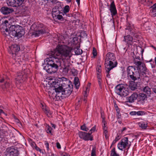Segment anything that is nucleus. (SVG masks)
Segmentation results:
<instances>
[{"instance_id": "obj_62", "label": "nucleus", "mask_w": 156, "mask_h": 156, "mask_svg": "<svg viewBox=\"0 0 156 156\" xmlns=\"http://www.w3.org/2000/svg\"><path fill=\"white\" fill-rule=\"evenodd\" d=\"M51 125L52 126V127L53 128H54V129L55 128V125L53 124H51Z\"/></svg>"}, {"instance_id": "obj_14", "label": "nucleus", "mask_w": 156, "mask_h": 156, "mask_svg": "<svg viewBox=\"0 0 156 156\" xmlns=\"http://www.w3.org/2000/svg\"><path fill=\"white\" fill-rule=\"evenodd\" d=\"M20 47L16 44H14L9 47L8 51L12 55H16V53L20 50Z\"/></svg>"}, {"instance_id": "obj_17", "label": "nucleus", "mask_w": 156, "mask_h": 156, "mask_svg": "<svg viewBox=\"0 0 156 156\" xmlns=\"http://www.w3.org/2000/svg\"><path fill=\"white\" fill-rule=\"evenodd\" d=\"M1 12L4 15H7L12 13L14 11L12 8L6 7H2L1 9Z\"/></svg>"}, {"instance_id": "obj_10", "label": "nucleus", "mask_w": 156, "mask_h": 156, "mask_svg": "<svg viewBox=\"0 0 156 156\" xmlns=\"http://www.w3.org/2000/svg\"><path fill=\"white\" fill-rule=\"evenodd\" d=\"M4 156H19L17 150L11 147L7 148L4 153Z\"/></svg>"}, {"instance_id": "obj_54", "label": "nucleus", "mask_w": 156, "mask_h": 156, "mask_svg": "<svg viewBox=\"0 0 156 156\" xmlns=\"http://www.w3.org/2000/svg\"><path fill=\"white\" fill-rule=\"evenodd\" d=\"M8 80L7 79H4V78H2L1 79H0V83H2L3 82H5V81Z\"/></svg>"}, {"instance_id": "obj_41", "label": "nucleus", "mask_w": 156, "mask_h": 156, "mask_svg": "<svg viewBox=\"0 0 156 156\" xmlns=\"http://www.w3.org/2000/svg\"><path fill=\"white\" fill-rule=\"evenodd\" d=\"M81 129L86 131H87L89 130V129L86 127L85 124H84L81 126Z\"/></svg>"}, {"instance_id": "obj_29", "label": "nucleus", "mask_w": 156, "mask_h": 156, "mask_svg": "<svg viewBox=\"0 0 156 156\" xmlns=\"http://www.w3.org/2000/svg\"><path fill=\"white\" fill-rule=\"evenodd\" d=\"M69 7L68 5H66L65 6L64 8L63 9V12L65 13L66 15L67 16L69 17L71 16L72 15L71 14V16L69 14H67L66 13L68 12L69 11Z\"/></svg>"}, {"instance_id": "obj_53", "label": "nucleus", "mask_w": 156, "mask_h": 156, "mask_svg": "<svg viewBox=\"0 0 156 156\" xmlns=\"http://www.w3.org/2000/svg\"><path fill=\"white\" fill-rule=\"evenodd\" d=\"M90 83H88V85H87V87H86V91H85L86 93V92H87V90H88V91L89 90V89H88V88L90 87Z\"/></svg>"}, {"instance_id": "obj_16", "label": "nucleus", "mask_w": 156, "mask_h": 156, "mask_svg": "<svg viewBox=\"0 0 156 156\" xmlns=\"http://www.w3.org/2000/svg\"><path fill=\"white\" fill-rule=\"evenodd\" d=\"M124 41L129 45H132L134 42H136V41H135V39H134V40L133 41V37L129 35H127L126 36H124Z\"/></svg>"}, {"instance_id": "obj_7", "label": "nucleus", "mask_w": 156, "mask_h": 156, "mask_svg": "<svg viewBox=\"0 0 156 156\" xmlns=\"http://www.w3.org/2000/svg\"><path fill=\"white\" fill-rule=\"evenodd\" d=\"M117 64L114 54L110 52L107 53L105 59V64L107 68H108L110 66L115 67Z\"/></svg>"}, {"instance_id": "obj_12", "label": "nucleus", "mask_w": 156, "mask_h": 156, "mask_svg": "<svg viewBox=\"0 0 156 156\" xmlns=\"http://www.w3.org/2000/svg\"><path fill=\"white\" fill-rule=\"evenodd\" d=\"M24 0H7L6 3L9 6L17 7L21 5Z\"/></svg>"}, {"instance_id": "obj_25", "label": "nucleus", "mask_w": 156, "mask_h": 156, "mask_svg": "<svg viewBox=\"0 0 156 156\" xmlns=\"http://www.w3.org/2000/svg\"><path fill=\"white\" fill-rule=\"evenodd\" d=\"M105 73L106 74V77L108 78H110V75L109 74L110 71L114 68L115 67L114 66H110L108 68H107V67L105 66Z\"/></svg>"}, {"instance_id": "obj_44", "label": "nucleus", "mask_w": 156, "mask_h": 156, "mask_svg": "<svg viewBox=\"0 0 156 156\" xmlns=\"http://www.w3.org/2000/svg\"><path fill=\"white\" fill-rule=\"evenodd\" d=\"M116 111L117 112V117L118 119H119L121 117V115L119 113V110L118 109H116Z\"/></svg>"}, {"instance_id": "obj_47", "label": "nucleus", "mask_w": 156, "mask_h": 156, "mask_svg": "<svg viewBox=\"0 0 156 156\" xmlns=\"http://www.w3.org/2000/svg\"><path fill=\"white\" fill-rule=\"evenodd\" d=\"M93 54L94 56H96L97 55V51L95 48H93Z\"/></svg>"}, {"instance_id": "obj_22", "label": "nucleus", "mask_w": 156, "mask_h": 156, "mask_svg": "<svg viewBox=\"0 0 156 156\" xmlns=\"http://www.w3.org/2000/svg\"><path fill=\"white\" fill-rule=\"evenodd\" d=\"M138 2L144 5L148 6L151 5L153 3L152 0H138Z\"/></svg>"}, {"instance_id": "obj_60", "label": "nucleus", "mask_w": 156, "mask_h": 156, "mask_svg": "<svg viewBox=\"0 0 156 156\" xmlns=\"http://www.w3.org/2000/svg\"><path fill=\"white\" fill-rule=\"evenodd\" d=\"M126 127H124L122 128V129L121 130L122 132H123L124 131L126 130Z\"/></svg>"}, {"instance_id": "obj_55", "label": "nucleus", "mask_w": 156, "mask_h": 156, "mask_svg": "<svg viewBox=\"0 0 156 156\" xmlns=\"http://www.w3.org/2000/svg\"><path fill=\"white\" fill-rule=\"evenodd\" d=\"M45 145L46 146V148L47 149V150L48 151L49 149V146L48 143V142L46 143L45 144Z\"/></svg>"}, {"instance_id": "obj_8", "label": "nucleus", "mask_w": 156, "mask_h": 156, "mask_svg": "<svg viewBox=\"0 0 156 156\" xmlns=\"http://www.w3.org/2000/svg\"><path fill=\"white\" fill-rule=\"evenodd\" d=\"M115 92L121 97H126L129 94L127 89L124 87L122 84H118L115 87Z\"/></svg>"}, {"instance_id": "obj_38", "label": "nucleus", "mask_w": 156, "mask_h": 156, "mask_svg": "<svg viewBox=\"0 0 156 156\" xmlns=\"http://www.w3.org/2000/svg\"><path fill=\"white\" fill-rule=\"evenodd\" d=\"M120 138L119 136L118 135L117 136H116L115 137V139L113 141L111 145V147H112L114 144H115L117 141H118L119 140Z\"/></svg>"}, {"instance_id": "obj_50", "label": "nucleus", "mask_w": 156, "mask_h": 156, "mask_svg": "<svg viewBox=\"0 0 156 156\" xmlns=\"http://www.w3.org/2000/svg\"><path fill=\"white\" fill-rule=\"evenodd\" d=\"M60 8H61V6L60 5H59L58 6H55L53 8L55 9H56V10H59Z\"/></svg>"}, {"instance_id": "obj_48", "label": "nucleus", "mask_w": 156, "mask_h": 156, "mask_svg": "<svg viewBox=\"0 0 156 156\" xmlns=\"http://www.w3.org/2000/svg\"><path fill=\"white\" fill-rule=\"evenodd\" d=\"M82 50H81V51H80V50L79 49H77L75 51V53L77 55H80L82 53Z\"/></svg>"}, {"instance_id": "obj_35", "label": "nucleus", "mask_w": 156, "mask_h": 156, "mask_svg": "<svg viewBox=\"0 0 156 156\" xmlns=\"http://www.w3.org/2000/svg\"><path fill=\"white\" fill-rule=\"evenodd\" d=\"M85 134H86V133L84 132H79L78 133L79 137L84 140L85 139L84 138Z\"/></svg>"}, {"instance_id": "obj_27", "label": "nucleus", "mask_w": 156, "mask_h": 156, "mask_svg": "<svg viewBox=\"0 0 156 156\" xmlns=\"http://www.w3.org/2000/svg\"><path fill=\"white\" fill-rule=\"evenodd\" d=\"M139 126L142 129H145L147 127V123L146 122H142L138 123Z\"/></svg>"}, {"instance_id": "obj_21", "label": "nucleus", "mask_w": 156, "mask_h": 156, "mask_svg": "<svg viewBox=\"0 0 156 156\" xmlns=\"http://www.w3.org/2000/svg\"><path fill=\"white\" fill-rule=\"evenodd\" d=\"M150 15L153 17L156 16V3L151 7Z\"/></svg>"}, {"instance_id": "obj_58", "label": "nucleus", "mask_w": 156, "mask_h": 156, "mask_svg": "<svg viewBox=\"0 0 156 156\" xmlns=\"http://www.w3.org/2000/svg\"><path fill=\"white\" fill-rule=\"evenodd\" d=\"M35 149L37 151H39L40 152L41 151V150L37 146L35 147Z\"/></svg>"}, {"instance_id": "obj_61", "label": "nucleus", "mask_w": 156, "mask_h": 156, "mask_svg": "<svg viewBox=\"0 0 156 156\" xmlns=\"http://www.w3.org/2000/svg\"><path fill=\"white\" fill-rule=\"evenodd\" d=\"M97 74L98 75L97 77H98V79H101V77H100V74L99 73H97Z\"/></svg>"}, {"instance_id": "obj_6", "label": "nucleus", "mask_w": 156, "mask_h": 156, "mask_svg": "<svg viewBox=\"0 0 156 156\" xmlns=\"http://www.w3.org/2000/svg\"><path fill=\"white\" fill-rule=\"evenodd\" d=\"M128 74L131 79L135 81L137 79H140L142 77L143 74L137 71L135 66H129L127 69Z\"/></svg>"}, {"instance_id": "obj_28", "label": "nucleus", "mask_w": 156, "mask_h": 156, "mask_svg": "<svg viewBox=\"0 0 156 156\" xmlns=\"http://www.w3.org/2000/svg\"><path fill=\"white\" fill-rule=\"evenodd\" d=\"M134 63L136 66V68H137L138 70H139V68L141 67V66L143 63V62H140V61H138L135 59H134Z\"/></svg>"}, {"instance_id": "obj_46", "label": "nucleus", "mask_w": 156, "mask_h": 156, "mask_svg": "<svg viewBox=\"0 0 156 156\" xmlns=\"http://www.w3.org/2000/svg\"><path fill=\"white\" fill-rule=\"evenodd\" d=\"M102 122L103 123V127L104 128V126H106V125L107 123L105 121V118L103 117L102 116Z\"/></svg>"}, {"instance_id": "obj_45", "label": "nucleus", "mask_w": 156, "mask_h": 156, "mask_svg": "<svg viewBox=\"0 0 156 156\" xmlns=\"http://www.w3.org/2000/svg\"><path fill=\"white\" fill-rule=\"evenodd\" d=\"M96 129L95 126H94L90 130L89 132V133L91 134L93 132H94Z\"/></svg>"}, {"instance_id": "obj_15", "label": "nucleus", "mask_w": 156, "mask_h": 156, "mask_svg": "<svg viewBox=\"0 0 156 156\" xmlns=\"http://www.w3.org/2000/svg\"><path fill=\"white\" fill-rule=\"evenodd\" d=\"M16 34L15 37H21L24 34V31L23 28L19 25H16Z\"/></svg>"}, {"instance_id": "obj_51", "label": "nucleus", "mask_w": 156, "mask_h": 156, "mask_svg": "<svg viewBox=\"0 0 156 156\" xmlns=\"http://www.w3.org/2000/svg\"><path fill=\"white\" fill-rule=\"evenodd\" d=\"M130 114L131 115H136V112L132 111L130 112Z\"/></svg>"}, {"instance_id": "obj_24", "label": "nucleus", "mask_w": 156, "mask_h": 156, "mask_svg": "<svg viewBox=\"0 0 156 156\" xmlns=\"http://www.w3.org/2000/svg\"><path fill=\"white\" fill-rule=\"evenodd\" d=\"M139 69L140 70V71L141 72H142V73L143 74V75L146 74V73L147 72V70L145 65L144 63L142 64V66H141V67L139 68Z\"/></svg>"}, {"instance_id": "obj_57", "label": "nucleus", "mask_w": 156, "mask_h": 156, "mask_svg": "<svg viewBox=\"0 0 156 156\" xmlns=\"http://www.w3.org/2000/svg\"><path fill=\"white\" fill-rule=\"evenodd\" d=\"M98 82L99 84L100 87H101V79H98Z\"/></svg>"}, {"instance_id": "obj_37", "label": "nucleus", "mask_w": 156, "mask_h": 156, "mask_svg": "<svg viewBox=\"0 0 156 156\" xmlns=\"http://www.w3.org/2000/svg\"><path fill=\"white\" fill-rule=\"evenodd\" d=\"M110 156H119V154L116 152L115 148H113L112 150Z\"/></svg>"}, {"instance_id": "obj_49", "label": "nucleus", "mask_w": 156, "mask_h": 156, "mask_svg": "<svg viewBox=\"0 0 156 156\" xmlns=\"http://www.w3.org/2000/svg\"><path fill=\"white\" fill-rule=\"evenodd\" d=\"M108 128L106 126H104V127L103 128V129L104 130V132L105 134L107 133L108 132L107 131Z\"/></svg>"}, {"instance_id": "obj_36", "label": "nucleus", "mask_w": 156, "mask_h": 156, "mask_svg": "<svg viewBox=\"0 0 156 156\" xmlns=\"http://www.w3.org/2000/svg\"><path fill=\"white\" fill-rule=\"evenodd\" d=\"M55 9L53 8L52 11V15L54 17V16H56V15H57L60 13L59 10H56Z\"/></svg>"}, {"instance_id": "obj_9", "label": "nucleus", "mask_w": 156, "mask_h": 156, "mask_svg": "<svg viewBox=\"0 0 156 156\" xmlns=\"http://www.w3.org/2000/svg\"><path fill=\"white\" fill-rule=\"evenodd\" d=\"M130 144H129L128 139L127 137H124L121 141L119 143L117 147L121 151H123L124 149L128 147V149L129 147Z\"/></svg>"}, {"instance_id": "obj_18", "label": "nucleus", "mask_w": 156, "mask_h": 156, "mask_svg": "<svg viewBox=\"0 0 156 156\" xmlns=\"http://www.w3.org/2000/svg\"><path fill=\"white\" fill-rule=\"evenodd\" d=\"M0 86L3 90L7 89H10L12 87L11 82L9 79H8L6 81H5V82L3 85L0 84Z\"/></svg>"}, {"instance_id": "obj_19", "label": "nucleus", "mask_w": 156, "mask_h": 156, "mask_svg": "<svg viewBox=\"0 0 156 156\" xmlns=\"http://www.w3.org/2000/svg\"><path fill=\"white\" fill-rule=\"evenodd\" d=\"M109 10L110 11L112 16L115 15L117 13V10L114 4V2H112L110 5Z\"/></svg>"}, {"instance_id": "obj_3", "label": "nucleus", "mask_w": 156, "mask_h": 156, "mask_svg": "<svg viewBox=\"0 0 156 156\" xmlns=\"http://www.w3.org/2000/svg\"><path fill=\"white\" fill-rule=\"evenodd\" d=\"M57 49L56 51L51 54V57L48 58L46 59L47 64L44 66V69L50 74L55 73L57 71L58 67L61 66V61L58 57V56H60L58 46Z\"/></svg>"}, {"instance_id": "obj_40", "label": "nucleus", "mask_w": 156, "mask_h": 156, "mask_svg": "<svg viewBox=\"0 0 156 156\" xmlns=\"http://www.w3.org/2000/svg\"><path fill=\"white\" fill-rule=\"evenodd\" d=\"M91 156H96L95 148L94 147L93 148L91 151Z\"/></svg>"}, {"instance_id": "obj_32", "label": "nucleus", "mask_w": 156, "mask_h": 156, "mask_svg": "<svg viewBox=\"0 0 156 156\" xmlns=\"http://www.w3.org/2000/svg\"><path fill=\"white\" fill-rule=\"evenodd\" d=\"M143 91L147 94L150 95L151 94V89L148 86L145 87L144 88Z\"/></svg>"}, {"instance_id": "obj_30", "label": "nucleus", "mask_w": 156, "mask_h": 156, "mask_svg": "<svg viewBox=\"0 0 156 156\" xmlns=\"http://www.w3.org/2000/svg\"><path fill=\"white\" fill-rule=\"evenodd\" d=\"M42 110L47 115H50L51 114V112L48 109V108L45 106H44L42 105Z\"/></svg>"}, {"instance_id": "obj_13", "label": "nucleus", "mask_w": 156, "mask_h": 156, "mask_svg": "<svg viewBox=\"0 0 156 156\" xmlns=\"http://www.w3.org/2000/svg\"><path fill=\"white\" fill-rule=\"evenodd\" d=\"M27 77V76L25 73L24 72L18 73L17 76L15 79L16 83L18 84L19 83H22L24 80H25Z\"/></svg>"}, {"instance_id": "obj_5", "label": "nucleus", "mask_w": 156, "mask_h": 156, "mask_svg": "<svg viewBox=\"0 0 156 156\" xmlns=\"http://www.w3.org/2000/svg\"><path fill=\"white\" fill-rule=\"evenodd\" d=\"M31 28H33L34 32L33 34L35 37H38L44 34L48 33V28L43 24L39 23L37 25L34 24L31 27Z\"/></svg>"}, {"instance_id": "obj_43", "label": "nucleus", "mask_w": 156, "mask_h": 156, "mask_svg": "<svg viewBox=\"0 0 156 156\" xmlns=\"http://www.w3.org/2000/svg\"><path fill=\"white\" fill-rule=\"evenodd\" d=\"M54 17L56 19H57L58 20H61L63 19L62 16L58 14L57 15H56V16H54Z\"/></svg>"}, {"instance_id": "obj_34", "label": "nucleus", "mask_w": 156, "mask_h": 156, "mask_svg": "<svg viewBox=\"0 0 156 156\" xmlns=\"http://www.w3.org/2000/svg\"><path fill=\"white\" fill-rule=\"evenodd\" d=\"M45 129L46 131L48 133H50L52 134L51 130L52 128L48 125L47 124H45Z\"/></svg>"}, {"instance_id": "obj_26", "label": "nucleus", "mask_w": 156, "mask_h": 156, "mask_svg": "<svg viewBox=\"0 0 156 156\" xmlns=\"http://www.w3.org/2000/svg\"><path fill=\"white\" fill-rule=\"evenodd\" d=\"M138 97L140 100L144 101L147 100V95L144 93H140L138 95Z\"/></svg>"}, {"instance_id": "obj_20", "label": "nucleus", "mask_w": 156, "mask_h": 156, "mask_svg": "<svg viewBox=\"0 0 156 156\" xmlns=\"http://www.w3.org/2000/svg\"><path fill=\"white\" fill-rule=\"evenodd\" d=\"M138 97V94L136 93H134L130 96L127 98L128 101L129 103L133 102Z\"/></svg>"}, {"instance_id": "obj_33", "label": "nucleus", "mask_w": 156, "mask_h": 156, "mask_svg": "<svg viewBox=\"0 0 156 156\" xmlns=\"http://www.w3.org/2000/svg\"><path fill=\"white\" fill-rule=\"evenodd\" d=\"M74 83L77 89L79 88L80 83L79 80L77 77H75L74 79Z\"/></svg>"}, {"instance_id": "obj_4", "label": "nucleus", "mask_w": 156, "mask_h": 156, "mask_svg": "<svg viewBox=\"0 0 156 156\" xmlns=\"http://www.w3.org/2000/svg\"><path fill=\"white\" fill-rule=\"evenodd\" d=\"M16 25H10L7 20H5L2 23L0 28L1 30H4L7 32L11 37H15L16 34Z\"/></svg>"}, {"instance_id": "obj_42", "label": "nucleus", "mask_w": 156, "mask_h": 156, "mask_svg": "<svg viewBox=\"0 0 156 156\" xmlns=\"http://www.w3.org/2000/svg\"><path fill=\"white\" fill-rule=\"evenodd\" d=\"M97 73L100 74L101 72V66H97Z\"/></svg>"}, {"instance_id": "obj_64", "label": "nucleus", "mask_w": 156, "mask_h": 156, "mask_svg": "<svg viewBox=\"0 0 156 156\" xmlns=\"http://www.w3.org/2000/svg\"><path fill=\"white\" fill-rule=\"evenodd\" d=\"M151 47H152V48H153L156 51V48L154 47V46L153 45H152L151 46Z\"/></svg>"}, {"instance_id": "obj_31", "label": "nucleus", "mask_w": 156, "mask_h": 156, "mask_svg": "<svg viewBox=\"0 0 156 156\" xmlns=\"http://www.w3.org/2000/svg\"><path fill=\"white\" fill-rule=\"evenodd\" d=\"M86 134L84 137L86 139H84V140H90L91 141L93 140V136H91V134L89 133H86Z\"/></svg>"}, {"instance_id": "obj_11", "label": "nucleus", "mask_w": 156, "mask_h": 156, "mask_svg": "<svg viewBox=\"0 0 156 156\" xmlns=\"http://www.w3.org/2000/svg\"><path fill=\"white\" fill-rule=\"evenodd\" d=\"M125 30H128L130 32L129 34L133 36V37L135 38L137 37V35L136 34V32L135 31L133 25L131 22L127 23Z\"/></svg>"}, {"instance_id": "obj_63", "label": "nucleus", "mask_w": 156, "mask_h": 156, "mask_svg": "<svg viewBox=\"0 0 156 156\" xmlns=\"http://www.w3.org/2000/svg\"><path fill=\"white\" fill-rule=\"evenodd\" d=\"M78 4L79 5L80 4V0H76Z\"/></svg>"}, {"instance_id": "obj_56", "label": "nucleus", "mask_w": 156, "mask_h": 156, "mask_svg": "<svg viewBox=\"0 0 156 156\" xmlns=\"http://www.w3.org/2000/svg\"><path fill=\"white\" fill-rule=\"evenodd\" d=\"M56 146L57 148L60 149L61 148V146L60 144L58 142H57L56 143Z\"/></svg>"}, {"instance_id": "obj_23", "label": "nucleus", "mask_w": 156, "mask_h": 156, "mask_svg": "<svg viewBox=\"0 0 156 156\" xmlns=\"http://www.w3.org/2000/svg\"><path fill=\"white\" fill-rule=\"evenodd\" d=\"M134 81H131L129 86V89L132 90H134L137 89V85Z\"/></svg>"}, {"instance_id": "obj_2", "label": "nucleus", "mask_w": 156, "mask_h": 156, "mask_svg": "<svg viewBox=\"0 0 156 156\" xmlns=\"http://www.w3.org/2000/svg\"><path fill=\"white\" fill-rule=\"evenodd\" d=\"M62 86L58 84V83L55 84L54 86L55 90L57 93L56 97L63 99L64 98L69 96L73 90V86L70 81L68 79L63 78Z\"/></svg>"}, {"instance_id": "obj_59", "label": "nucleus", "mask_w": 156, "mask_h": 156, "mask_svg": "<svg viewBox=\"0 0 156 156\" xmlns=\"http://www.w3.org/2000/svg\"><path fill=\"white\" fill-rule=\"evenodd\" d=\"M153 90L154 93H156V86L153 88Z\"/></svg>"}, {"instance_id": "obj_52", "label": "nucleus", "mask_w": 156, "mask_h": 156, "mask_svg": "<svg viewBox=\"0 0 156 156\" xmlns=\"http://www.w3.org/2000/svg\"><path fill=\"white\" fill-rule=\"evenodd\" d=\"M61 156H69L68 154L66 153H63L61 154Z\"/></svg>"}, {"instance_id": "obj_1", "label": "nucleus", "mask_w": 156, "mask_h": 156, "mask_svg": "<svg viewBox=\"0 0 156 156\" xmlns=\"http://www.w3.org/2000/svg\"><path fill=\"white\" fill-rule=\"evenodd\" d=\"M72 48L65 45L58 46V51L60 53V56L58 57L63 61L64 68L63 69L62 73L64 74H67L71 69L72 65L70 63V58L73 54L72 52Z\"/></svg>"}, {"instance_id": "obj_39", "label": "nucleus", "mask_w": 156, "mask_h": 156, "mask_svg": "<svg viewBox=\"0 0 156 156\" xmlns=\"http://www.w3.org/2000/svg\"><path fill=\"white\" fill-rule=\"evenodd\" d=\"M136 113L138 115H142L145 114L144 112L141 111L136 112Z\"/></svg>"}]
</instances>
